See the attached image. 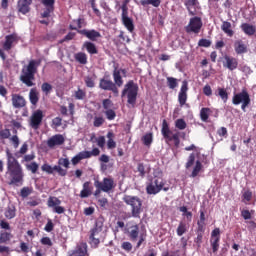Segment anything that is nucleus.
Instances as JSON below:
<instances>
[{
  "label": "nucleus",
  "instance_id": "obj_1",
  "mask_svg": "<svg viewBox=\"0 0 256 256\" xmlns=\"http://www.w3.org/2000/svg\"><path fill=\"white\" fill-rule=\"evenodd\" d=\"M6 174L10 177V185L21 187L24 183L25 174L19 161L12 152L6 151Z\"/></svg>",
  "mask_w": 256,
  "mask_h": 256
},
{
  "label": "nucleus",
  "instance_id": "obj_2",
  "mask_svg": "<svg viewBox=\"0 0 256 256\" xmlns=\"http://www.w3.org/2000/svg\"><path fill=\"white\" fill-rule=\"evenodd\" d=\"M41 65L40 60H30L28 65L22 68V75H20V81L26 85V87H33L35 83V74L37 73L38 67Z\"/></svg>",
  "mask_w": 256,
  "mask_h": 256
},
{
  "label": "nucleus",
  "instance_id": "obj_3",
  "mask_svg": "<svg viewBox=\"0 0 256 256\" xmlns=\"http://www.w3.org/2000/svg\"><path fill=\"white\" fill-rule=\"evenodd\" d=\"M122 200L126 205L130 206L131 216L133 218L140 219L141 214L144 211L143 200L139 198V196H129V195L123 196Z\"/></svg>",
  "mask_w": 256,
  "mask_h": 256
},
{
  "label": "nucleus",
  "instance_id": "obj_4",
  "mask_svg": "<svg viewBox=\"0 0 256 256\" xmlns=\"http://www.w3.org/2000/svg\"><path fill=\"white\" fill-rule=\"evenodd\" d=\"M139 86L133 80H129L122 90L121 96L127 95V103L134 106L137 101Z\"/></svg>",
  "mask_w": 256,
  "mask_h": 256
},
{
  "label": "nucleus",
  "instance_id": "obj_5",
  "mask_svg": "<svg viewBox=\"0 0 256 256\" xmlns=\"http://www.w3.org/2000/svg\"><path fill=\"white\" fill-rule=\"evenodd\" d=\"M251 96L246 88L240 92L235 93L232 97V104L235 106L241 105V110L247 112V108L251 105Z\"/></svg>",
  "mask_w": 256,
  "mask_h": 256
},
{
  "label": "nucleus",
  "instance_id": "obj_6",
  "mask_svg": "<svg viewBox=\"0 0 256 256\" xmlns=\"http://www.w3.org/2000/svg\"><path fill=\"white\" fill-rule=\"evenodd\" d=\"M161 135L163 136L166 143L173 141L174 146L179 148L181 143L179 132L173 133L166 119H163L162 121Z\"/></svg>",
  "mask_w": 256,
  "mask_h": 256
},
{
  "label": "nucleus",
  "instance_id": "obj_7",
  "mask_svg": "<svg viewBox=\"0 0 256 256\" xmlns=\"http://www.w3.org/2000/svg\"><path fill=\"white\" fill-rule=\"evenodd\" d=\"M128 4H129V0H125L120 6V9L122 11L121 21L123 26L127 29V31L130 33H133L135 30V25H134L133 19L129 17Z\"/></svg>",
  "mask_w": 256,
  "mask_h": 256
},
{
  "label": "nucleus",
  "instance_id": "obj_8",
  "mask_svg": "<svg viewBox=\"0 0 256 256\" xmlns=\"http://www.w3.org/2000/svg\"><path fill=\"white\" fill-rule=\"evenodd\" d=\"M103 230V222L101 220H96L94 227L90 230L89 235V243L94 248H97L100 244V238L98 237L99 234Z\"/></svg>",
  "mask_w": 256,
  "mask_h": 256
},
{
  "label": "nucleus",
  "instance_id": "obj_9",
  "mask_svg": "<svg viewBox=\"0 0 256 256\" xmlns=\"http://www.w3.org/2000/svg\"><path fill=\"white\" fill-rule=\"evenodd\" d=\"M127 69L126 68H119L118 66H114L112 70V78L113 83L116 88H121L124 85V79L127 77Z\"/></svg>",
  "mask_w": 256,
  "mask_h": 256
},
{
  "label": "nucleus",
  "instance_id": "obj_10",
  "mask_svg": "<svg viewBox=\"0 0 256 256\" xmlns=\"http://www.w3.org/2000/svg\"><path fill=\"white\" fill-rule=\"evenodd\" d=\"M101 153L100 149L98 147L92 148L91 151L85 150L79 152L77 155L72 157V165H77L81 160L89 159L91 157H97Z\"/></svg>",
  "mask_w": 256,
  "mask_h": 256
},
{
  "label": "nucleus",
  "instance_id": "obj_11",
  "mask_svg": "<svg viewBox=\"0 0 256 256\" xmlns=\"http://www.w3.org/2000/svg\"><path fill=\"white\" fill-rule=\"evenodd\" d=\"M188 91H189V83L187 80H183L180 87V91L178 93V103L180 107H184V106H186L187 108L190 107V105L187 103Z\"/></svg>",
  "mask_w": 256,
  "mask_h": 256
},
{
  "label": "nucleus",
  "instance_id": "obj_12",
  "mask_svg": "<svg viewBox=\"0 0 256 256\" xmlns=\"http://www.w3.org/2000/svg\"><path fill=\"white\" fill-rule=\"evenodd\" d=\"M94 181L97 182V186L102 190L104 193H110L112 190L116 188V183L114 178H111V176H108L107 178H103L102 182L98 180V178H95Z\"/></svg>",
  "mask_w": 256,
  "mask_h": 256
},
{
  "label": "nucleus",
  "instance_id": "obj_13",
  "mask_svg": "<svg viewBox=\"0 0 256 256\" xmlns=\"http://www.w3.org/2000/svg\"><path fill=\"white\" fill-rule=\"evenodd\" d=\"M99 88L103 91H110L115 96L119 95V88L111 79H106L105 77L99 80Z\"/></svg>",
  "mask_w": 256,
  "mask_h": 256
},
{
  "label": "nucleus",
  "instance_id": "obj_14",
  "mask_svg": "<svg viewBox=\"0 0 256 256\" xmlns=\"http://www.w3.org/2000/svg\"><path fill=\"white\" fill-rule=\"evenodd\" d=\"M202 27H203L202 19L198 16H195L190 18L189 24L186 26V32L199 34Z\"/></svg>",
  "mask_w": 256,
  "mask_h": 256
},
{
  "label": "nucleus",
  "instance_id": "obj_15",
  "mask_svg": "<svg viewBox=\"0 0 256 256\" xmlns=\"http://www.w3.org/2000/svg\"><path fill=\"white\" fill-rule=\"evenodd\" d=\"M220 241H221V230L220 228H214L211 232L210 238V246L212 248L213 254H216L220 248Z\"/></svg>",
  "mask_w": 256,
  "mask_h": 256
},
{
  "label": "nucleus",
  "instance_id": "obj_16",
  "mask_svg": "<svg viewBox=\"0 0 256 256\" xmlns=\"http://www.w3.org/2000/svg\"><path fill=\"white\" fill-rule=\"evenodd\" d=\"M164 186L165 182L159 180V178H156L155 180H153V182L146 186V192L149 195H156L162 191Z\"/></svg>",
  "mask_w": 256,
  "mask_h": 256
},
{
  "label": "nucleus",
  "instance_id": "obj_17",
  "mask_svg": "<svg viewBox=\"0 0 256 256\" xmlns=\"http://www.w3.org/2000/svg\"><path fill=\"white\" fill-rule=\"evenodd\" d=\"M43 111L41 109H38L32 113V116H30V127L34 130H38L43 122Z\"/></svg>",
  "mask_w": 256,
  "mask_h": 256
},
{
  "label": "nucleus",
  "instance_id": "obj_18",
  "mask_svg": "<svg viewBox=\"0 0 256 256\" xmlns=\"http://www.w3.org/2000/svg\"><path fill=\"white\" fill-rule=\"evenodd\" d=\"M42 172H46L48 175H53L54 172H58L60 177H65L67 175V170L62 168L61 166H50V164H42L41 166Z\"/></svg>",
  "mask_w": 256,
  "mask_h": 256
},
{
  "label": "nucleus",
  "instance_id": "obj_19",
  "mask_svg": "<svg viewBox=\"0 0 256 256\" xmlns=\"http://www.w3.org/2000/svg\"><path fill=\"white\" fill-rule=\"evenodd\" d=\"M77 33L79 35L86 37L91 42H97L98 39L102 37L101 33L95 29H91V30L81 29V30H77Z\"/></svg>",
  "mask_w": 256,
  "mask_h": 256
},
{
  "label": "nucleus",
  "instance_id": "obj_20",
  "mask_svg": "<svg viewBox=\"0 0 256 256\" xmlns=\"http://www.w3.org/2000/svg\"><path fill=\"white\" fill-rule=\"evenodd\" d=\"M61 205V200L59 198H56L55 196H50L48 198V207L52 208L54 213L61 215L65 213V208Z\"/></svg>",
  "mask_w": 256,
  "mask_h": 256
},
{
  "label": "nucleus",
  "instance_id": "obj_21",
  "mask_svg": "<svg viewBox=\"0 0 256 256\" xmlns=\"http://www.w3.org/2000/svg\"><path fill=\"white\" fill-rule=\"evenodd\" d=\"M223 67L228 69L229 71H235L239 67V61L236 57L230 55H224Z\"/></svg>",
  "mask_w": 256,
  "mask_h": 256
},
{
  "label": "nucleus",
  "instance_id": "obj_22",
  "mask_svg": "<svg viewBox=\"0 0 256 256\" xmlns=\"http://www.w3.org/2000/svg\"><path fill=\"white\" fill-rule=\"evenodd\" d=\"M20 40V37L17 33H12L10 35H6L5 42L3 43V48L6 52H9L14 44H17Z\"/></svg>",
  "mask_w": 256,
  "mask_h": 256
},
{
  "label": "nucleus",
  "instance_id": "obj_23",
  "mask_svg": "<svg viewBox=\"0 0 256 256\" xmlns=\"http://www.w3.org/2000/svg\"><path fill=\"white\" fill-rule=\"evenodd\" d=\"M65 143V137L62 134H54L52 137L48 138L46 145L48 148L53 149L56 146H61Z\"/></svg>",
  "mask_w": 256,
  "mask_h": 256
},
{
  "label": "nucleus",
  "instance_id": "obj_24",
  "mask_svg": "<svg viewBox=\"0 0 256 256\" xmlns=\"http://www.w3.org/2000/svg\"><path fill=\"white\" fill-rule=\"evenodd\" d=\"M33 0H18V13L22 15H27L31 12L30 6L32 5Z\"/></svg>",
  "mask_w": 256,
  "mask_h": 256
},
{
  "label": "nucleus",
  "instance_id": "obj_25",
  "mask_svg": "<svg viewBox=\"0 0 256 256\" xmlns=\"http://www.w3.org/2000/svg\"><path fill=\"white\" fill-rule=\"evenodd\" d=\"M12 106L16 109H21L26 106V99L21 94H12Z\"/></svg>",
  "mask_w": 256,
  "mask_h": 256
},
{
  "label": "nucleus",
  "instance_id": "obj_26",
  "mask_svg": "<svg viewBox=\"0 0 256 256\" xmlns=\"http://www.w3.org/2000/svg\"><path fill=\"white\" fill-rule=\"evenodd\" d=\"M234 51L237 55L246 54L248 52V46L242 39H238L234 42Z\"/></svg>",
  "mask_w": 256,
  "mask_h": 256
},
{
  "label": "nucleus",
  "instance_id": "obj_27",
  "mask_svg": "<svg viewBox=\"0 0 256 256\" xmlns=\"http://www.w3.org/2000/svg\"><path fill=\"white\" fill-rule=\"evenodd\" d=\"M93 186H91V182H84L82 184V190L79 193V197L81 199H86L92 195Z\"/></svg>",
  "mask_w": 256,
  "mask_h": 256
},
{
  "label": "nucleus",
  "instance_id": "obj_28",
  "mask_svg": "<svg viewBox=\"0 0 256 256\" xmlns=\"http://www.w3.org/2000/svg\"><path fill=\"white\" fill-rule=\"evenodd\" d=\"M240 29L245 35L249 37L254 36L256 34V25L250 23H242L240 25Z\"/></svg>",
  "mask_w": 256,
  "mask_h": 256
},
{
  "label": "nucleus",
  "instance_id": "obj_29",
  "mask_svg": "<svg viewBox=\"0 0 256 256\" xmlns=\"http://www.w3.org/2000/svg\"><path fill=\"white\" fill-rule=\"evenodd\" d=\"M128 237L131 241H137L140 233V228L138 224H134L133 226H129L128 228Z\"/></svg>",
  "mask_w": 256,
  "mask_h": 256
},
{
  "label": "nucleus",
  "instance_id": "obj_30",
  "mask_svg": "<svg viewBox=\"0 0 256 256\" xmlns=\"http://www.w3.org/2000/svg\"><path fill=\"white\" fill-rule=\"evenodd\" d=\"M221 30L227 37L232 38L235 35V31L232 28V23L229 21H222Z\"/></svg>",
  "mask_w": 256,
  "mask_h": 256
},
{
  "label": "nucleus",
  "instance_id": "obj_31",
  "mask_svg": "<svg viewBox=\"0 0 256 256\" xmlns=\"http://www.w3.org/2000/svg\"><path fill=\"white\" fill-rule=\"evenodd\" d=\"M83 48L87 51L90 55H97L98 54V48L95 45V43L91 41H85L83 43Z\"/></svg>",
  "mask_w": 256,
  "mask_h": 256
},
{
  "label": "nucleus",
  "instance_id": "obj_32",
  "mask_svg": "<svg viewBox=\"0 0 256 256\" xmlns=\"http://www.w3.org/2000/svg\"><path fill=\"white\" fill-rule=\"evenodd\" d=\"M28 98H30V104L34 106L39 103V91L36 87L30 89V93H28Z\"/></svg>",
  "mask_w": 256,
  "mask_h": 256
},
{
  "label": "nucleus",
  "instance_id": "obj_33",
  "mask_svg": "<svg viewBox=\"0 0 256 256\" xmlns=\"http://www.w3.org/2000/svg\"><path fill=\"white\" fill-rule=\"evenodd\" d=\"M13 238L12 231H0V244H8Z\"/></svg>",
  "mask_w": 256,
  "mask_h": 256
},
{
  "label": "nucleus",
  "instance_id": "obj_34",
  "mask_svg": "<svg viewBox=\"0 0 256 256\" xmlns=\"http://www.w3.org/2000/svg\"><path fill=\"white\" fill-rule=\"evenodd\" d=\"M199 4V0H185L184 6L186 7V10L188 11L189 15L195 16V12L192 11L193 7H197Z\"/></svg>",
  "mask_w": 256,
  "mask_h": 256
},
{
  "label": "nucleus",
  "instance_id": "obj_35",
  "mask_svg": "<svg viewBox=\"0 0 256 256\" xmlns=\"http://www.w3.org/2000/svg\"><path fill=\"white\" fill-rule=\"evenodd\" d=\"M87 252V244H81L68 256H86Z\"/></svg>",
  "mask_w": 256,
  "mask_h": 256
},
{
  "label": "nucleus",
  "instance_id": "obj_36",
  "mask_svg": "<svg viewBox=\"0 0 256 256\" xmlns=\"http://www.w3.org/2000/svg\"><path fill=\"white\" fill-rule=\"evenodd\" d=\"M16 211L17 210H16L14 204L8 205L5 210V213H4L6 219H8V220L14 219L16 217Z\"/></svg>",
  "mask_w": 256,
  "mask_h": 256
},
{
  "label": "nucleus",
  "instance_id": "obj_37",
  "mask_svg": "<svg viewBox=\"0 0 256 256\" xmlns=\"http://www.w3.org/2000/svg\"><path fill=\"white\" fill-rule=\"evenodd\" d=\"M74 59L81 65H86L88 63L87 54L84 52H78L74 54Z\"/></svg>",
  "mask_w": 256,
  "mask_h": 256
},
{
  "label": "nucleus",
  "instance_id": "obj_38",
  "mask_svg": "<svg viewBox=\"0 0 256 256\" xmlns=\"http://www.w3.org/2000/svg\"><path fill=\"white\" fill-rule=\"evenodd\" d=\"M106 120L103 115L95 114L93 117V127L100 128L105 124Z\"/></svg>",
  "mask_w": 256,
  "mask_h": 256
},
{
  "label": "nucleus",
  "instance_id": "obj_39",
  "mask_svg": "<svg viewBox=\"0 0 256 256\" xmlns=\"http://www.w3.org/2000/svg\"><path fill=\"white\" fill-rule=\"evenodd\" d=\"M212 113L211 108L209 107H202L200 110V119L202 122H208L209 117Z\"/></svg>",
  "mask_w": 256,
  "mask_h": 256
},
{
  "label": "nucleus",
  "instance_id": "obj_40",
  "mask_svg": "<svg viewBox=\"0 0 256 256\" xmlns=\"http://www.w3.org/2000/svg\"><path fill=\"white\" fill-rule=\"evenodd\" d=\"M139 4L142 7L152 6L154 8H159L161 6V0H141Z\"/></svg>",
  "mask_w": 256,
  "mask_h": 256
},
{
  "label": "nucleus",
  "instance_id": "obj_41",
  "mask_svg": "<svg viewBox=\"0 0 256 256\" xmlns=\"http://www.w3.org/2000/svg\"><path fill=\"white\" fill-rule=\"evenodd\" d=\"M203 169V164L200 160H196L195 162V166L190 174V177L191 178H196L198 177V175L200 174V172L202 171Z\"/></svg>",
  "mask_w": 256,
  "mask_h": 256
},
{
  "label": "nucleus",
  "instance_id": "obj_42",
  "mask_svg": "<svg viewBox=\"0 0 256 256\" xmlns=\"http://www.w3.org/2000/svg\"><path fill=\"white\" fill-rule=\"evenodd\" d=\"M188 229H189V226L186 224V222H179L176 229L177 236L179 237L183 236L188 232Z\"/></svg>",
  "mask_w": 256,
  "mask_h": 256
},
{
  "label": "nucleus",
  "instance_id": "obj_43",
  "mask_svg": "<svg viewBox=\"0 0 256 256\" xmlns=\"http://www.w3.org/2000/svg\"><path fill=\"white\" fill-rule=\"evenodd\" d=\"M141 141L143 142L144 146L150 147L153 143V133L152 132L145 133L142 136Z\"/></svg>",
  "mask_w": 256,
  "mask_h": 256
},
{
  "label": "nucleus",
  "instance_id": "obj_44",
  "mask_svg": "<svg viewBox=\"0 0 256 256\" xmlns=\"http://www.w3.org/2000/svg\"><path fill=\"white\" fill-rule=\"evenodd\" d=\"M54 11H55V7L46 6V9H44V12L40 13V18L49 19L51 17V14Z\"/></svg>",
  "mask_w": 256,
  "mask_h": 256
},
{
  "label": "nucleus",
  "instance_id": "obj_45",
  "mask_svg": "<svg viewBox=\"0 0 256 256\" xmlns=\"http://www.w3.org/2000/svg\"><path fill=\"white\" fill-rule=\"evenodd\" d=\"M218 96L221 98V100L224 103H227L229 100V93L227 92V90L225 88H222V87L218 88Z\"/></svg>",
  "mask_w": 256,
  "mask_h": 256
},
{
  "label": "nucleus",
  "instance_id": "obj_46",
  "mask_svg": "<svg viewBox=\"0 0 256 256\" xmlns=\"http://www.w3.org/2000/svg\"><path fill=\"white\" fill-rule=\"evenodd\" d=\"M32 193H33L32 186H24V188L20 190V197L25 199L29 197Z\"/></svg>",
  "mask_w": 256,
  "mask_h": 256
},
{
  "label": "nucleus",
  "instance_id": "obj_47",
  "mask_svg": "<svg viewBox=\"0 0 256 256\" xmlns=\"http://www.w3.org/2000/svg\"><path fill=\"white\" fill-rule=\"evenodd\" d=\"M167 86L169 89L174 90L178 87V80L175 77H167Z\"/></svg>",
  "mask_w": 256,
  "mask_h": 256
},
{
  "label": "nucleus",
  "instance_id": "obj_48",
  "mask_svg": "<svg viewBox=\"0 0 256 256\" xmlns=\"http://www.w3.org/2000/svg\"><path fill=\"white\" fill-rule=\"evenodd\" d=\"M195 160L196 154L194 152L190 153L185 164V169H190L191 167H193V165L195 164Z\"/></svg>",
  "mask_w": 256,
  "mask_h": 256
},
{
  "label": "nucleus",
  "instance_id": "obj_49",
  "mask_svg": "<svg viewBox=\"0 0 256 256\" xmlns=\"http://www.w3.org/2000/svg\"><path fill=\"white\" fill-rule=\"evenodd\" d=\"M175 128L178 130H185L187 128V123L183 118H178L175 120Z\"/></svg>",
  "mask_w": 256,
  "mask_h": 256
},
{
  "label": "nucleus",
  "instance_id": "obj_50",
  "mask_svg": "<svg viewBox=\"0 0 256 256\" xmlns=\"http://www.w3.org/2000/svg\"><path fill=\"white\" fill-rule=\"evenodd\" d=\"M255 213V210H241V217L245 220V221H248V220H251L252 219V216L253 214Z\"/></svg>",
  "mask_w": 256,
  "mask_h": 256
},
{
  "label": "nucleus",
  "instance_id": "obj_51",
  "mask_svg": "<svg viewBox=\"0 0 256 256\" xmlns=\"http://www.w3.org/2000/svg\"><path fill=\"white\" fill-rule=\"evenodd\" d=\"M26 169L32 172V174H36L39 169V164H37L36 161H32L30 164H26Z\"/></svg>",
  "mask_w": 256,
  "mask_h": 256
},
{
  "label": "nucleus",
  "instance_id": "obj_52",
  "mask_svg": "<svg viewBox=\"0 0 256 256\" xmlns=\"http://www.w3.org/2000/svg\"><path fill=\"white\" fill-rule=\"evenodd\" d=\"M104 115H105V117H106V119H107L108 121H113V120H115V118H116V116H117L115 110H113V109H107V110H105V111H104Z\"/></svg>",
  "mask_w": 256,
  "mask_h": 256
},
{
  "label": "nucleus",
  "instance_id": "obj_53",
  "mask_svg": "<svg viewBox=\"0 0 256 256\" xmlns=\"http://www.w3.org/2000/svg\"><path fill=\"white\" fill-rule=\"evenodd\" d=\"M84 83L87 88H94L95 87V79L91 76L84 77Z\"/></svg>",
  "mask_w": 256,
  "mask_h": 256
},
{
  "label": "nucleus",
  "instance_id": "obj_54",
  "mask_svg": "<svg viewBox=\"0 0 256 256\" xmlns=\"http://www.w3.org/2000/svg\"><path fill=\"white\" fill-rule=\"evenodd\" d=\"M53 90V86L48 83V82H44L42 83V92L46 95H49Z\"/></svg>",
  "mask_w": 256,
  "mask_h": 256
},
{
  "label": "nucleus",
  "instance_id": "obj_55",
  "mask_svg": "<svg viewBox=\"0 0 256 256\" xmlns=\"http://www.w3.org/2000/svg\"><path fill=\"white\" fill-rule=\"evenodd\" d=\"M58 166H62L66 169H69L70 167V160L69 158H64V157H61L60 159H58Z\"/></svg>",
  "mask_w": 256,
  "mask_h": 256
},
{
  "label": "nucleus",
  "instance_id": "obj_56",
  "mask_svg": "<svg viewBox=\"0 0 256 256\" xmlns=\"http://www.w3.org/2000/svg\"><path fill=\"white\" fill-rule=\"evenodd\" d=\"M212 42L209 39L202 38L198 41V46L203 48H209L211 47Z\"/></svg>",
  "mask_w": 256,
  "mask_h": 256
},
{
  "label": "nucleus",
  "instance_id": "obj_57",
  "mask_svg": "<svg viewBox=\"0 0 256 256\" xmlns=\"http://www.w3.org/2000/svg\"><path fill=\"white\" fill-rule=\"evenodd\" d=\"M253 198V192L251 190H245L242 194V199L246 202H251Z\"/></svg>",
  "mask_w": 256,
  "mask_h": 256
},
{
  "label": "nucleus",
  "instance_id": "obj_58",
  "mask_svg": "<svg viewBox=\"0 0 256 256\" xmlns=\"http://www.w3.org/2000/svg\"><path fill=\"white\" fill-rule=\"evenodd\" d=\"M74 97L76 100H84L86 97V92L79 88L77 91H75Z\"/></svg>",
  "mask_w": 256,
  "mask_h": 256
},
{
  "label": "nucleus",
  "instance_id": "obj_59",
  "mask_svg": "<svg viewBox=\"0 0 256 256\" xmlns=\"http://www.w3.org/2000/svg\"><path fill=\"white\" fill-rule=\"evenodd\" d=\"M62 121H63V119L61 117H54V119H52V127H54V128L61 127Z\"/></svg>",
  "mask_w": 256,
  "mask_h": 256
},
{
  "label": "nucleus",
  "instance_id": "obj_60",
  "mask_svg": "<svg viewBox=\"0 0 256 256\" xmlns=\"http://www.w3.org/2000/svg\"><path fill=\"white\" fill-rule=\"evenodd\" d=\"M10 142H12V146H14L15 149L20 145V140L17 135H12V137H10Z\"/></svg>",
  "mask_w": 256,
  "mask_h": 256
},
{
  "label": "nucleus",
  "instance_id": "obj_61",
  "mask_svg": "<svg viewBox=\"0 0 256 256\" xmlns=\"http://www.w3.org/2000/svg\"><path fill=\"white\" fill-rule=\"evenodd\" d=\"M54 230V224L50 218H48V222H46V226H44V231L50 233Z\"/></svg>",
  "mask_w": 256,
  "mask_h": 256
},
{
  "label": "nucleus",
  "instance_id": "obj_62",
  "mask_svg": "<svg viewBox=\"0 0 256 256\" xmlns=\"http://www.w3.org/2000/svg\"><path fill=\"white\" fill-rule=\"evenodd\" d=\"M11 136V132L8 128L0 130V137L2 139H9Z\"/></svg>",
  "mask_w": 256,
  "mask_h": 256
},
{
  "label": "nucleus",
  "instance_id": "obj_63",
  "mask_svg": "<svg viewBox=\"0 0 256 256\" xmlns=\"http://www.w3.org/2000/svg\"><path fill=\"white\" fill-rule=\"evenodd\" d=\"M1 231H11V226L9 222H6V220H1L0 222Z\"/></svg>",
  "mask_w": 256,
  "mask_h": 256
},
{
  "label": "nucleus",
  "instance_id": "obj_64",
  "mask_svg": "<svg viewBox=\"0 0 256 256\" xmlns=\"http://www.w3.org/2000/svg\"><path fill=\"white\" fill-rule=\"evenodd\" d=\"M40 243L44 246H48V247H52L53 246V242L51 241V239L49 237H44L42 239H40Z\"/></svg>",
  "mask_w": 256,
  "mask_h": 256
}]
</instances>
